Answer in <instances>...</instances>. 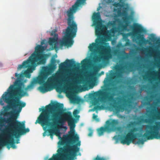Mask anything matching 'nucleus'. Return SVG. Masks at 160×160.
I'll use <instances>...</instances> for the list:
<instances>
[{"label":"nucleus","mask_w":160,"mask_h":160,"mask_svg":"<svg viewBox=\"0 0 160 160\" xmlns=\"http://www.w3.org/2000/svg\"><path fill=\"white\" fill-rule=\"evenodd\" d=\"M79 111L77 109H75L74 110L73 112V115L74 116H76V115L79 113Z\"/></svg>","instance_id":"nucleus-27"},{"label":"nucleus","mask_w":160,"mask_h":160,"mask_svg":"<svg viewBox=\"0 0 160 160\" xmlns=\"http://www.w3.org/2000/svg\"><path fill=\"white\" fill-rule=\"evenodd\" d=\"M88 60L86 59H84L81 62V63L82 65H85L88 62Z\"/></svg>","instance_id":"nucleus-25"},{"label":"nucleus","mask_w":160,"mask_h":160,"mask_svg":"<svg viewBox=\"0 0 160 160\" xmlns=\"http://www.w3.org/2000/svg\"><path fill=\"white\" fill-rule=\"evenodd\" d=\"M119 2H114L112 4L113 6L116 8L119 7L120 8H114V11L117 12L119 16H125L122 18L124 25L121 26V28L123 30H126L128 26L129 22L128 21V18L126 16L127 15V11L128 9V5L127 3H125L126 0H118Z\"/></svg>","instance_id":"nucleus-8"},{"label":"nucleus","mask_w":160,"mask_h":160,"mask_svg":"<svg viewBox=\"0 0 160 160\" xmlns=\"http://www.w3.org/2000/svg\"><path fill=\"white\" fill-rule=\"evenodd\" d=\"M111 32H112V33H113V32H114V30H113V29H112L111 30Z\"/></svg>","instance_id":"nucleus-39"},{"label":"nucleus","mask_w":160,"mask_h":160,"mask_svg":"<svg viewBox=\"0 0 160 160\" xmlns=\"http://www.w3.org/2000/svg\"><path fill=\"white\" fill-rule=\"evenodd\" d=\"M156 43L157 44H160V39H158L156 42Z\"/></svg>","instance_id":"nucleus-33"},{"label":"nucleus","mask_w":160,"mask_h":160,"mask_svg":"<svg viewBox=\"0 0 160 160\" xmlns=\"http://www.w3.org/2000/svg\"><path fill=\"white\" fill-rule=\"evenodd\" d=\"M108 158L103 157H100L98 155L93 158V160H108Z\"/></svg>","instance_id":"nucleus-21"},{"label":"nucleus","mask_w":160,"mask_h":160,"mask_svg":"<svg viewBox=\"0 0 160 160\" xmlns=\"http://www.w3.org/2000/svg\"><path fill=\"white\" fill-rule=\"evenodd\" d=\"M97 115H95V114H93V118L94 119L96 120L97 121H98V119L97 118Z\"/></svg>","instance_id":"nucleus-29"},{"label":"nucleus","mask_w":160,"mask_h":160,"mask_svg":"<svg viewBox=\"0 0 160 160\" xmlns=\"http://www.w3.org/2000/svg\"><path fill=\"white\" fill-rule=\"evenodd\" d=\"M101 58L100 57L96 56L93 58V60L94 62H99L100 61Z\"/></svg>","instance_id":"nucleus-23"},{"label":"nucleus","mask_w":160,"mask_h":160,"mask_svg":"<svg viewBox=\"0 0 160 160\" xmlns=\"http://www.w3.org/2000/svg\"><path fill=\"white\" fill-rule=\"evenodd\" d=\"M39 61V60H35V59L32 60L31 64L27 68V70L24 72V74L26 77L29 78L30 77V73L32 72L35 69L36 67L38 65L37 63Z\"/></svg>","instance_id":"nucleus-14"},{"label":"nucleus","mask_w":160,"mask_h":160,"mask_svg":"<svg viewBox=\"0 0 160 160\" xmlns=\"http://www.w3.org/2000/svg\"><path fill=\"white\" fill-rule=\"evenodd\" d=\"M136 138L135 137L133 136L130 133L128 132L126 135L120 137V139L121 143L129 145L131 142L133 143Z\"/></svg>","instance_id":"nucleus-13"},{"label":"nucleus","mask_w":160,"mask_h":160,"mask_svg":"<svg viewBox=\"0 0 160 160\" xmlns=\"http://www.w3.org/2000/svg\"><path fill=\"white\" fill-rule=\"evenodd\" d=\"M122 56L119 58L120 59V62H122L124 60L127 59L129 57L128 54L126 52L124 51H123L122 52V54L121 55Z\"/></svg>","instance_id":"nucleus-19"},{"label":"nucleus","mask_w":160,"mask_h":160,"mask_svg":"<svg viewBox=\"0 0 160 160\" xmlns=\"http://www.w3.org/2000/svg\"><path fill=\"white\" fill-rule=\"evenodd\" d=\"M24 86L23 83L16 81L15 85H10L8 92H5L2 96L0 99V105H4L3 100L8 105L3 107L4 110L1 114L4 116L12 115L11 117L7 118L0 117V131L6 123H7V125L5 127H7L8 125H12L11 127H15L19 130L24 127V122L21 123L16 119L22 108L26 105L25 102L20 101L21 98L26 93L23 89Z\"/></svg>","instance_id":"nucleus-2"},{"label":"nucleus","mask_w":160,"mask_h":160,"mask_svg":"<svg viewBox=\"0 0 160 160\" xmlns=\"http://www.w3.org/2000/svg\"><path fill=\"white\" fill-rule=\"evenodd\" d=\"M48 132L49 133V135L50 136L51 138L52 139L53 134H54V130L52 128H50L48 130Z\"/></svg>","instance_id":"nucleus-22"},{"label":"nucleus","mask_w":160,"mask_h":160,"mask_svg":"<svg viewBox=\"0 0 160 160\" xmlns=\"http://www.w3.org/2000/svg\"><path fill=\"white\" fill-rule=\"evenodd\" d=\"M56 60L52 58L51 61V64L48 66H43L42 68V71L38 78L39 82L43 83L45 80L47 78L48 76L56 68Z\"/></svg>","instance_id":"nucleus-10"},{"label":"nucleus","mask_w":160,"mask_h":160,"mask_svg":"<svg viewBox=\"0 0 160 160\" xmlns=\"http://www.w3.org/2000/svg\"><path fill=\"white\" fill-rule=\"evenodd\" d=\"M132 27V35H137V38L140 42L145 44L147 43L148 41L145 39L143 34H140L141 33L145 32V29L141 25L137 23H134Z\"/></svg>","instance_id":"nucleus-12"},{"label":"nucleus","mask_w":160,"mask_h":160,"mask_svg":"<svg viewBox=\"0 0 160 160\" xmlns=\"http://www.w3.org/2000/svg\"><path fill=\"white\" fill-rule=\"evenodd\" d=\"M19 139H17L16 142L15 143H16L17 144L19 143L20 142H19Z\"/></svg>","instance_id":"nucleus-34"},{"label":"nucleus","mask_w":160,"mask_h":160,"mask_svg":"<svg viewBox=\"0 0 160 160\" xmlns=\"http://www.w3.org/2000/svg\"><path fill=\"white\" fill-rule=\"evenodd\" d=\"M43 43H44L43 42H41V45H43Z\"/></svg>","instance_id":"nucleus-40"},{"label":"nucleus","mask_w":160,"mask_h":160,"mask_svg":"<svg viewBox=\"0 0 160 160\" xmlns=\"http://www.w3.org/2000/svg\"><path fill=\"white\" fill-rule=\"evenodd\" d=\"M44 50V48L41 45H38L35 48V51L26 61H24L22 64H20L18 68V69H20L22 68H27L31 64L32 60H39L37 63V64H44L46 62V54H42Z\"/></svg>","instance_id":"nucleus-7"},{"label":"nucleus","mask_w":160,"mask_h":160,"mask_svg":"<svg viewBox=\"0 0 160 160\" xmlns=\"http://www.w3.org/2000/svg\"><path fill=\"white\" fill-rule=\"evenodd\" d=\"M68 88L66 86H64L62 88L64 90H66Z\"/></svg>","instance_id":"nucleus-35"},{"label":"nucleus","mask_w":160,"mask_h":160,"mask_svg":"<svg viewBox=\"0 0 160 160\" xmlns=\"http://www.w3.org/2000/svg\"><path fill=\"white\" fill-rule=\"evenodd\" d=\"M97 68V67H95V68Z\"/></svg>","instance_id":"nucleus-47"},{"label":"nucleus","mask_w":160,"mask_h":160,"mask_svg":"<svg viewBox=\"0 0 160 160\" xmlns=\"http://www.w3.org/2000/svg\"><path fill=\"white\" fill-rule=\"evenodd\" d=\"M11 126H12V125H8L7 127H5L3 134L4 138L0 140V149L4 146H7V148L9 149L10 147L9 145H10L13 149L16 148V146L15 145L13 137L18 138L20 136L29 131L28 128H25V125H24V127L20 130L15 127H11Z\"/></svg>","instance_id":"nucleus-5"},{"label":"nucleus","mask_w":160,"mask_h":160,"mask_svg":"<svg viewBox=\"0 0 160 160\" xmlns=\"http://www.w3.org/2000/svg\"><path fill=\"white\" fill-rule=\"evenodd\" d=\"M21 76V75L16 73L15 74V76L18 78H20Z\"/></svg>","instance_id":"nucleus-32"},{"label":"nucleus","mask_w":160,"mask_h":160,"mask_svg":"<svg viewBox=\"0 0 160 160\" xmlns=\"http://www.w3.org/2000/svg\"><path fill=\"white\" fill-rule=\"evenodd\" d=\"M143 78L144 79H146V77L145 76H143Z\"/></svg>","instance_id":"nucleus-38"},{"label":"nucleus","mask_w":160,"mask_h":160,"mask_svg":"<svg viewBox=\"0 0 160 160\" xmlns=\"http://www.w3.org/2000/svg\"><path fill=\"white\" fill-rule=\"evenodd\" d=\"M158 53H160V50H159V51H158Z\"/></svg>","instance_id":"nucleus-41"},{"label":"nucleus","mask_w":160,"mask_h":160,"mask_svg":"<svg viewBox=\"0 0 160 160\" xmlns=\"http://www.w3.org/2000/svg\"><path fill=\"white\" fill-rule=\"evenodd\" d=\"M58 40V35H55V37L49 38L48 43L50 45L52 46V47L54 46V48H55L57 43Z\"/></svg>","instance_id":"nucleus-18"},{"label":"nucleus","mask_w":160,"mask_h":160,"mask_svg":"<svg viewBox=\"0 0 160 160\" xmlns=\"http://www.w3.org/2000/svg\"><path fill=\"white\" fill-rule=\"evenodd\" d=\"M133 65L134 64L133 63H129L128 66L125 65L123 66L118 67L119 68L118 70L119 71V72L118 74V77H120L122 74L123 73L125 72V70L128 72L132 71V69L133 68Z\"/></svg>","instance_id":"nucleus-15"},{"label":"nucleus","mask_w":160,"mask_h":160,"mask_svg":"<svg viewBox=\"0 0 160 160\" xmlns=\"http://www.w3.org/2000/svg\"><path fill=\"white\" fill-rule=\"evenodd\" d=\"M108 79H107V81H105L106 82H108Z\"/></svg>","instance_id":"nucleus-42"},{"label":"nucleus","mask_w":160,"mask_h":160,"mask_svg":"<svg viewBox=\"0 0 160 160\" xmlns=\"http://www.w3.org/2000/svg\"><path fill=\"white\" fill-rule=\"evenodd\" d=\"M92 19L94 25L95 26V34L98 38L96 40V43L90 44L88 48L90 51L95 49L101 50L102 52L107 53L110 51V48L108 47L102 45L104 43L102 37L105 35L104 30L106 29V26L102 25L100 13L99 12H95L92 16Z\"/></svg>","instance_id":"nucleus-4"},{"label":"nucleus","mask_w":160,"mask_h":160,"mask_svg":"<svg viewBox=\"0 0 160 160\" xmlns=\"http://www.w3.org/2000/svg\"><path fill=\"white\" fill-rule=\"evenodd\" d=\"M114 138H115V139H116V140H117L118 139V137L117 136H115L114 137Z\"/></svg>","instance_id":"nucleus-37"},{"label":"nucleus","mask_w":160,"mask_h":160,"mask_svg":"<svg viewBox=\"0 0 160 160\" xmlns=\"http://www.w3.org/2000/svg\"><path fill=\"white\" fill-rule=\"evenodd\" d=\"M101 109V107L98 105L95 106L93 108L94 110H98V109Z\"/></svg>","instance_id":"nucleus-28"},{"label":"nucleus","mask_w":160,"mask_h":160,"mask_svg":"<svg viewBox=\"0 0 160 160\" xmlns=\"http://www.w3.org/2000/svg\"><path fill=\"white\" fill-rule=\"evenodd\" d=\"M68 79H69V77H68Z\"/></svg>","instance_id":"nucleus-46"},{"label":"nucleus","mask_w":160,"mask_h":160,"mask_svg":"<svg viewBox=\"0 0 160 160\" xmlns=\"http://www.w3.org/2000/svg\"><path fill=\"white\" fill-rule=\"evenodd\" d=\"M118 124V120L113 119L111 121L108 120L106 122V126L105 127H102L98 129V136H100L103 135L105 132H110L118 130L120 128L117 127Z\"/></svg>","instance_id":"nucleus-11"},{"label":"nucleus","mask_w":160,"mask_h":160,"mask_svg":"<svg viewBox=\"0 0 160 160\" xmlns=\"http://www.w3.org/2000/svg\"><path fill=\"white\" fill-rule=\"evenodd\" d=\"M57 31L56 30H54L52 31L51 35V36H54L55 37V35H58L56 33Z\"/></svg>","instance_id":"nucleus-26"},{"label":"nucleus","mask_w":160,"mask_h":160,"mask_svg":"<svg viewBox=\"0 0 160 160\" xmlns=\"http://www.w3.org/2000/svg\"><path fill=\"white\" fill-rule=\"evenodd\" d=\"M147 86L145 85H143L142 86V87L140 89V90L141 91V92L144 90V89L146 88Z\"/></svg>","instance_id":"nucleus-31"},{"label":"nucleus","mask_w":160,"mask_h":160,"mask_svg":"<svg viewBox=\"0 0 160 160\" xmlns=\"http://www.w3.org/2000/svg\"><path fill=\"white\" fill-rule=\"evenodd\" d=\"M117 89V87L108 88L107 90L110 92H104L102 91L95 92L92 94V103L94 105L100 104L99 102L105 103L106 101L113 102L111 106L114 109V112L117 114L123 112L127 107L130 106L131 101L129 98L126 99V96L123 97H117L114 99V97Z\"/></svg>","instance_id":"nucleus-3"},{"label":"nucleus","mask_w":160,"mask_h":160,"mask_svg":"<svg viewBox=\"0 0 160 160\" xmlns=\"http://www.w3.org/2000/svg\"><path fill=\"white\" fill-rule=\"evenodd\" d=\"M39 77L40 75L37 78L34 79L31 82L30 84L28 85L27 87L24 88V90L26 91L29 89H32L34 85L38 83L40 85H43L42 86H41L39 87V89L41 92L44 93L48 92V89L54 82L55 80V78L52 76L48 78L46 82L45 81L47 79L45 80L43 83H40L38 81V78Z\"/></svg>","instance_id":"nucleus-9"},{"label":"nucleus","mask_w":160,"mask_h":160,"mask_svg":"<svg viewBox=\"0 0 160 160\" xmlns=\"http://www.w3.org/2000/svg\"><path fill=\"white\" fill-rule=\"evenodd\" d=\"M137 120L138 121V122L136 121H132L130 122V123L127 125V126L128 128H131L133 126L138 125L139 122H141L142 121L147 123H152V121L151 120H148L147 119L144 120L142 118H138Z\"/></svg>","instance_id":"nucleus-17"},{"label":"nucleus","mask_w":160,"mask_h":160,"mask_svg":"<svg viewBox=\"0 0 160 160\" xmlns=\"http://www.w3.org/2000/svg\"><path fill=\"white\" fill-rule=\"evenodd\" d=\"M120 53V52L119 50H116L114 51V53L115 55H117L118 56Z\"/></svg>","instance_id":"nucleus-24"},{"label":"nucleus","mask_w":160,"mask_h":160,"mask_svg":"<svg viewBox=\"0 0 160 160\" xmlns=\"http://www.w3.org/2000/svg\"><path fill=\"white\" fill-rule=\"evenodd\" d=\"M139 131V128L137 127H133L132 129H131L129 132L133 136H134L136 138V134H135L134 132Z\"/></svg>","instance_id":"nucleus-20"},{"label":"nucleus","mask_w":160,"mask_h":160,"mask_svg":"<svg viewBox=\"0 0 160 160\" xmlns=\"http://www.w3.org/2000/svg\"><path fill=\"white\" fill-rule=\"evenodd\" d=\"M155 118L160 119V112H158V114L154 116ZM156 125H147L146 126L147 129H149L147 130L142 135V137L144 138L145 140L143 139H139L138 141L135 144H143L147 140H152L155 138L158 139L160 138V122H156Z\"/></svg>","instance_id":"nucleus-6"},{"label":"nucleus","mask_w":160,"mask_h":160,"mask_svg":"<svg viewBox=\"0 0 160 160\" xmlns=\"http://www.w3.org/2000/svg\"><path fill=\"white\" fill-rule=\"evenodd\" d=\"M75 67V62L73 59H67L65 62L61 63L59 66L60 69H63L67 67Z\"/></svg>","instance_id":"nucleus-16"},{"label":"nucleus","mask_w":160,"mask_h":160,"mask_svg":"<svg viewBox=\"0 0 160 160\" xmlns=\"http://www.w3.org/2000/svg\"><path fill=\"white\" fill-rule=\"evenodd\" d=\"M158 79H159V80H160V78H158Z\"/></svg>","instance_id":"nucleus-45"},{"label":"nucleus","mask_w":160,"mask_h":160,"mask_svg":"<svg viewBox=\"0 0 160 160\" xmlns=\"http://www.w3.org/2000/svg\"><path fill=\"white\" fill-rule=\"evenodd\" d=\"M110 24L111 25H112L113 24V23L111 22H110Z\"/></svg>","instance_id":"nucleus-43"},{"label":"nucleus","mask_w":160,"mask_h":160,"mask_svg":"<svg viewBox=\"0 0 160 160\" xmlns=\"http://www.w3.org/2000/svg\"><path fill=\"white\" fill-rule=\"evenodd\" d=\"M78 65H79L80 64L79 63H78Z\"/></svg>","instance_id":"nucleus-44"},{"label":"nucleus","mask_w":160,"mask_h":160,"mask_svg":"<svg viewBox=\"0 0 160 160\" xmlns=\"http://www.w3.org/2000/svg\"><path fill=\"white\" fill-rule=\"evenodd\" d=\"M153 72H154V73H155V74H159V73L158 72H156L155 71H153Z\"/></svg>","instance_id":"nucleus-36"},{"label":"nucleus","mask_w":160,"mask_h":160,"mask_svg":"<svg viewBox=\"0 0 160 160\" xmlns=\"http://www.w3.org/2000/svg\"><path fill=\"white\" fill-rule=\"evenodd\" d=\"M63 107L62 104L57 102L46 106L35 122L42 127L52 128L54 134L60 139L58 145H65L63 147L59 148L58 153L53 154L48 160H74L76 153L79 150L78 146H80L81 142L78 135L75 134V125L71 112H64L63 118H59L57 113H54L51 117L50 115L49 112L53 108L59 109Z\"/></svg>","instance_id":"nucleus-1"},{"label":"nucleus","mask_w":160,"mask_h":160,"mask_svg":"<svg viewBox=\"0 0 160 160\" xmlns=\"http://www.w3.org/2000/svg\"><path fill=\"white\" fill-rule=\"evenodd\" d=\"M93 133V131L91 129L90 130L89 133L88 134V136L91 137L92 136Z\"/></svg>","instance_id":"nucleus-30"},{"label":"nucleus","mask_w":160,"mask_h":160,"mask_svg":"<svg viewBox=\"0 0 160 160\" xmlns=\"http://www.w3.org/2000/svg\"><path fill=\"white\" fill-rule=\"evenodd\" d=\"M78 117H79V115L78 116Z\"/></svg>","instance_id":"nucleus-48"}]
</instances>
